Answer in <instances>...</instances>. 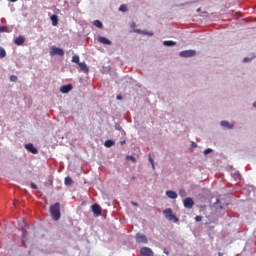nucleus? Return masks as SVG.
I'll return each instance as SVG.
<instances>
[{
    "instance_id": "nucleus-1",
    "label": "nucleus",
    "mask_w": 256,
    "mask_h": 256,
    "mask_svg": "<svg viewBox=\"0 0 256 256\" xmlns=\"http://www.w3.org/2000/svg\"><path fill=\"white\" fill-rule=\"evenodd\" d=\"M50 215L54 221H59L61 219V204L59 202L50 206Z\"/></svg>"
},
{
    "instance_id": "nucleus-2",
    "label": "nucleus",
    "mask_w": 256,
    "mask_h": 256,
    "mask_svg": "<svg viewBox=\"0 0 256 256\" xmlns=\"http://www.w3.org/2000/svg\"><path fill=\"white\" fill-rule=\"evenodd\" d=\"M163 214L165 215L166 219H168V221H174V223H177V221H179V218L173 215V210L171 208L165 209L163 211Z\"/></svg>"
},
{
    "instance_id": "nucleus-3",
    "label": "nucleus",
    "mask_w": 256,
    "mask_h": 256,
    "mask_svg": "<svg viewBox=\"0 0 256 256\" xmlns=\"http://www.w3.org/2000/svg\"><path fill=\"white\" fill-rule=\"evenodd\" d=\"M50 55H59L60 57H63V55H65V51L61 48H58L57 46H52Z\"/></svg>"
},
{
    "instance_id": "nucleus-4",
    "label": "nucleus",
    "mask_w": 256,
    "mask_h": 256,
    "mask_svg": "<svg viewBox=\"0 0 256 256\" xmlns=\"http://www.w3.org/2000/svg\"><path fill=\"white\" fill-rule=\"evenodd\" d=\"M183 205L185 209H193V206L195 205V201H193V198H185L183 200Z\"/></svg>"
},
{
    "instance_id": "nucleus-5",
    "label": "nucleus",
    "mask_w": 256,
    "mask_h": 256,
    "mask_svg": "<svg viewBox=\"0 0 256 256\" xmlns=\"http://www.w3.org/2000/svg\"><path fill=\"white\" fill-rule=\"evenodd\" d=\"M181 57L187 58V57H195L196 52L195 50H184L179 53Z\"/></svg>"
},
{
    "instance_id": "nucleus-6",
    "label": "nucleus",
    "mask_w": 256,
    "mask_h": 256,
    "mask_svg": "<svg viewBox=\"0 0 256 256\" xmlns=\"http://www.w3.org/2000/svg\"><path fill=\"white\" fill-rule=\"evenodd\" d=\"M140 254L143 256H154L155 253H153V250H151V248L149 247H142L140 249Z\"/></svg>"
},
{
    "instance_id": "nucleus-7",
    "label": "nucleus",
    "mask_w": 256,
    "mask_h": 256,
    "mask_svg": "<svg viewBox=\"0 0 256 256\" xmlns=\"http://www.w3.org/2000/svg\"><path fill=\"white\" fill-rule=\"evenodd\" d=\"M25 149H27V151H29L33 155H37V153H39V150H37V148H35V146H33V144L31 143L26 144Z\"/></svg>"
},
{
    "instance_id": "nucleus-8",
    "label": "nucleus",
    "mask_w": 256,
    "mask_h": 256,
    "mask_svg": "<svg viewBox=\"0 0 256 256\" xmlns=\"http://www.w3.org/2000/svg\"><path fill=\"white\" fill-rule=\"evenodd\" d=\"M92 212L94 213L95 217H99L101 215V206H99V204H93Z\"/></svg>"
},
{
    "instance_id": "nucleus-9",
    "label": "nucleus",
    "mask_w": 256,
    "mask_h": 256,
    "mask_svg": "<svg viewBox=\"0 0 256 256\" xmlns=\"http://www.w3.org/2000/svg\"><path fill=\"white\" fill-rule=\"evenodd\" d=\"M136 241L137 243H144V244L148 243L147 236L143 234H136Z\"/></svg>"
},
{
    "instance_id": "nucleus-10",
    "label": "nucleus",
    "mask_w": 256,
    "mask_h": 256,
    "mask_svg": "<svg viewBox=\"0 0 256 256\" xmlns=\"http://www.w3.org/2000/svg\"><path fill=\"white\" fill-rule=\"evenodd\" d=\"M98 41H99V43H102V45H112V43H113V42H111V40H109L103 36L98 37Z\"/></svg>"
},
{
    "instance_id": "nucleus-11",
    "label": "nucleus",
    "mask_w": 256,
    "mask_h": 256,
    "mask_svg": "<svg viewBox=\"0 0 256 256\" xmlns=\"http://www.w3.org/2000/svg\"><path fill=\"white\" fill-rule=\"evenodd\" d=\"M78 65L80 67V71H82L83 73H89V67L85 62H80L78 63Z\"/></svg>"
},
{
    "instance_id": "nucleus-12",
    "label": "nucleus",
    "mask_w": 256,
    "mask_h": 256,
    "mask_svg": "<svg viewBox=\"0 0 256 256\" xmlns=\"http://www.w3.org/2000/svg\"><path fill=\"white\" fill-rule=\"evenodd\" d=\"M73 89V86L71 84L64 85L60 88L61 93H69Z\"/></svg>"
},
{
    "instance_id": "nucleus-13",
    "label": "nucleus",
    "mask_w": 256,
    "mask_h": 256,
    "mask_svg": "<svg viewBox=\"0 0 256 256\" xmlns=\"http://www.w3.org/2000/svg\"><path fill=\"white\" fill-rule=\"evenodd\" d=\"M134 33H139L140 35H148L149 37H153V32H147L141 29H135Z\"/></svg>"
},
{
    "instance_id": "nucleus-14",
    "label": "nucleus",
    "mask_w": 256,
    "mask_h": 256,
    "mask_svg": "<svg viewBox=\"0 0 256 256\" xmlns=\"http://www.w3.org/2000/svg\"><path fill=\"white\" fill-rule=\"evenodd\" d=\"M50 19L52 21L53 27H57V25H59V16L58 15H52L50 17Z\"/></svg>"
},
{
    "instance_id": "nucleus-15",
    "label": "nucleus",
    "mask_w": 256,
    "mask_h": 256,
    "mask_svg": "<svg viewBox=\"0 0 256 256\" xmlns=\"http://www.w3.org/2000/svg\"><path fill=\"white\" fill-rule=\"evenodd\" d=\"M166 195L169 199H177V193L173 190L166 191Z\"/></svg>"
},
{
    "instance_id": "nucleus-16",
    "label": "nucleus",
    "mask_w": 256,
    "mask_h": 256,
    "mask_svg": "<svg viewBox=\"0 0 256 256\" xmlns=\"http://www.w3.org/2000/svg\"><path fill=\"white\" fill-rule=\"evenodd\" d=\"M15 45H23L25 43V37L19 36L14 40Z\"/></svg>"
},
{
    "instance_id": "nucleus-17",
    "label": "nucleus",
    "mask_w": 256,
    "mask_h": 256,
    "mask_svg": "<svg viewBox=\"0 0 256 256\" xmlns=\"http://www.w3.org/2000/svg\"><path fill=\"white\" fill-rule=\"evenodd\" d=\"M93 25H94L95 27H98V29H103V23H102L101 21H99V20H95V21L93 22Z\"/></svg>"
},
{
    "instance_id": "nucleus-18",
    "label": "nucleus",
    "mask_w": 256,
    "mask_h": 256,
    "mask_svg": "<svg viewBox=\"0 0 256 256\" xmlns=\"http://www.w3.org/2000/svg\"><path fill=\"white\" fill-rule=\"evenodd\" d=\"M4 57H7V52L5 51V48L0 47V59H4Z\"/></svg>"
},
{
    "instance_id": "nucleus-19",
    "label": "nucleus",
    "mask_w": 256,
    "mask_h": 256,
    "mask_svg": "<svg viewBox=\"0 0 256 256\" xmlns=\"http://www.w3.org/2000/svg\"><path fill=\"white\" fill-rule=\"evenodd\" d=\"M164 45L166 47H173V45H177V43L174 41L168 40V41H164Z\"/></svg>"
},
{
    "instance_id": "nucleus-20",
    "label": "nucleus",
    "mask_w": 256,
    "mask_h": 256,
    "mask_svg": "<svg viewBox=\"0 0 256 256\" xmlns=\"http://www.w3.org/2000/svg\"><path fill=\"white\" fill-rule=\"evenodd\" d=\"M105 147H113V145H115V141L113 140H106L104 143Z\"/></svg>"
},
{
    "instance_id": "nucleus-21",
    "label": "nucleus",
    "mask_w": 256,
    "mask_h": 256,
    "mask_svg": "<svg viewBox=\"0 0 256 256\" xmlns=\"http://www.w3.org/2000/svg\"><path fill=\"white\" fill-rule=\"evenodd\" d=\"M222 127H227L228 129H233V125H230L228 121L221 122Z\"/></svg>"
},
{
    "instance_id": "nucleus-22",
    "label": "nucleus",
    "mask_w": 256,
    "mask_h": 256,
    "mask_svg": "<svg viewBox=\"0 0 256 256\" xmlns=\"http://www.w3.org/2000/svg\"><path fill=\"white\" fill-rule=\"evenodd\" d=\"M65 185H71L73 183V179L71 177H66L64 180Z\"/></svg>"
},
{
    "instance_id": "nucleus-23",
    "label": "nucleus",
    "mask_w": 256,
    "mask_h": 256,
    "mask_svg": "<svg viewBox=\"0 0 256 256\" xmlns=\"http://www.w3.org/2000/svg\"><path fill=\"white\" fill-rule=\"evenodd\" d=\"M119 11H121L122 13H127V5L125 4L120 5Z\"/></svg>"
},
{
    "instance_id": "nucleus-24",
    "label": "nucleus",
    "mask_w": 256,
    "mask_h": 256,
    "mask_svg": "<svg viewBox=\"0 0 256 256\" xmlns=\"http://www.w3.org/2000/svg\"><path fill=\"white\" fill-rule=\"evenodd\" d=\"M72 63H77V65H79V63H81V62H79V55H74L72 57Z\"/></svg>"
},
{
    "instance_id": "nucleus-25",
    "label": "nucleus",
    "mask_w": 256,
    "mask_h": 256,
    "mask_svg": "<svg viewBox=\"0 0 256 256\" xmlns=\"http://www.w3.org/2000/svg\"><path fill=\"white\" fill-rule=\"evenodd\" d=\"M7 31H9L7 26H0V33H7Z\"/></svg>"
},
{
    "instance_id": "nucleus-26",
    "label": "nucleus",
    "mask_w": 256,
    "mask_h": 256,
    "mask_svg": "<svg viewBox=\"0 0 256 256\" xmlns=\"http://www.w3.org/2000/svg\"><path fill=\"white\" fill-rule=\"evenodd\" d=\"M179 195L180 197H187V192L185 191V189H180Z\"/></svg>"
},
{
    "instance_id": "nucleus-27",
    "label": "nucleus",
    "mask_w": 256,
    "mask_h": 256,
    "mask_svg": "<svg viewBox=\"0 0 256 256\" xmlns=\"http://www.w3.org/2000/svg\"><path fill=\"white\" fill-rule=\"evenodd\" d=\"M127 161H132V163H136L137 159L133 156H126Z\"/></svg>"
},
{
    "instance_id": "nucleus-28",
    "label": "nucleus",
    "mask_w": 256,
    "mask_h": 256,
    "mask_svg": "<svg viewBox=\"0 0 256 256\" xmlns=\"http://www.w3.org/2000/svg\"><path fill=\"white\" fill-rule=\"evenodd\" d=\"M149 162L152 165V168L155 169V162L153 161V158H151V155H149Z\"/></svg>"
},
{
    "instance_id": "nucleus-29",
    "label": "nucleus",
    "mask_w": 256,
    "mask_h": 256,
    "mask_svg": "<svg viewBox=\"0 0 256 256\" xmlns=\"http://www.w3.org/2000/svg\"><path fill=\"white\" fill-rule=\"evenodd\" d=\"M213 150L211 148H208L206 150H204V155H209V153H212Z\"/></svg>"
},
{
    "instance_id": "nucleus-30",
    "label": "nucleus",
    "mask_w": 256,
    "mask_h": 256,
    "mask_svg": "<svg viewBox=\"0 0 256 256\" xmlns=\"http://www.w3.org/2000/svg\"><path fill=\"white\" fill-rule=\"evenodd\" d=\"M195 221H196L197 223H199V222L203 221V217H201V216H196V217H195Z\"/></svg>"
},
{
    "instance_id": "nucleus-31",
    "label": "nucleus",
    "mask_w": 256,
    "mask_h": 256,
    "mask_svg": "<svg viewBox=\"0 0 256 256\" xmlns=\"http://www.w3.org/2000/svg\"><path fill=\"white\" fill-rule=\"evenodd\" d=\"M10 81H12V82L17 81V76H15V75L10 76Z\"/></svg>"
},
{
    "instance_id": "nucleus-32",
    "label": "nucleus",
    "mask_w": 256,
    "mask_h": 256,
    "mask_svg": "<svg viewBox=\"0 0 256 256\" xmlns=\"http://www.w3.org/2000/svg\"><path fill=\"white\" fill-rule=\"evenodd\" d=\"M18 225H19L20 227H22V228H23V227H27V224H25L24 221L19 222Z\"/></svg>"
},
{
    "instance_id": "nucleus-33",
    "label": "nucleus",
    "mask_w": 256,
    "mask_h": 256,
    "mask_svg": "<svg viewBox=\"0 0 256 256\" xmlns=\"http://www.w3.org/2000/svg\"><path fill=\"white\" fill-rule=\"evenodd\" d=\"M131 205H133L134 207H139V204L137 202H131Z\"/></svg>"
},
{
    "instance_id": "nucleus-34",
    "label": "nucleus",
    "mask_w": 256,
    "mask_h": 256,
    "mask_svg": "<svg viewBox=\"0 0 256 256\" xmlns=\"http://www.w3.org/2000/svg\"><path fill=\"white\" fill-rule=\"evenodd\" d=\"M163 253H165V255H169V251L167 250V248L163 249Z\"/></svg>"
},
{
    "instance_id": "nucleus-35",
    "label": "nucleus",
    "mask_w": 256,
    "mask_h": 256,
    "mask_svg": "<svg viewBox=\"0 0 256 256\" xmlns=\"http://www.w3.org/2000/svg\"><path fill=\"white\" fill-rule=\"evenodd\" d=\"M31 187H32V189H37V186H36L35 183H32V184H31Z\"/></svg>"
},
{
    "instance_id": "nucleus-36",
    "label": "nucleus",
    "mask_w": 256,
    "mask_h": 256,
    "mask_svg": "<svg viewBox=\"0 0 256 256\" xmlns=\"http://www.w3.org/2000/svg\"><path fill=\"white\" fill-rule=\"evenodd\" d=\"M135 22H132V24L130 25V27L133 29V27H135Z\"/></svg>"
},
{
    "instance_id": "nucleus-37",
    "label": "nucleus",
    "mask_w": 256,
    "mask_h": 256,
    "mask_svg": "<svg viewBox=\"0 0 256 256\" xmlns=\"http://www.w3.org/2000/svg\"><path fill=\"white\" fill-rule=\"evenodd\" d=\"M247 61H249V58H244L243 62L247 63Z\"/></svg>"
},
{
    "instance_id": "nucleus-38",
    "label": "nucleus",
    "mask_w": 256,
    "mask_h": 256,
    "mask_svg": "<svg viewBox=\"0 0 256 256\" xmlns=\"http://www.w3.org/2000/svg\"><path fill=\"white\" fill-rule=\"evenodd\" d=\"M192 147H197V144L195 142H192Z\"/></svg>"
},
{
    "instance_id": "nucleus-39",
    "label": "nucleus",
    "mask_w": 256,
    "mask_h": 256,
    "mask_svg": "<svg viewBox=\"0 0 256 256\" xmlns=\"http://www.w3.org/2000/svg\"><path fill=\"white\" fill-rule=\"evenodd\" d=\"M12 3H16L17 0H10Z\"/></svg>"
},
{
    "instance_id": "nucleus-40",
    "label": "nucleus",
    "mask_w": 256,
    "mask_h": 256,
    "mask_svg": "<svg viewBox=\"0 0 256 256\" xmlns=\"http://www.w3.org/2000/svg\"><path fill=\"white\" fill-rule=\"evenodd\" d=\"M253 107H256V101L254 102Z\"/></svg>"
},
{
    "instance_id": "nucleus-41",
    "label": "nucleus",
    "mask_w": 256,
    "mask_h": 256,
    "mask_svg": "<svg viewBox=\"0 0 256 256\" xmlns=\"http://www.w3.org/2000/svg\"><path fill=\"white\" fill-rule=\"evenodd\" d=\"M23 237H25V230L23 231Z\"/></svg>"
},
{
    "instance_id": "nucleus-42",
    "label": "nucleus",
    "mask_w": 256,
    "mask_h": 256,
    "mask_svg": "<svg viewBox=\"0 0 256 256\" xmlns=\"http://www.w3.org/2000/svg\"><path fill=\"white\" fill-rule=\"evenodd\" d=\"M117 99H121V96H117Z\"/></svg>"
},
{
    "instance_id": "nucleus-43",
    "label": "nucleus",
    "mask_w": 256,
    "mask_h": 256,
    "mask_svg": "<svg viewBox=\"0 0 256 256\" xmlns=\"http://www.w3.org/2000/svg\"><path fill=\"white\" fill-rule=\"evenodd\" d=\"M125 141L121 142V145H124Z\"/></svg>"
}]
</instances>
